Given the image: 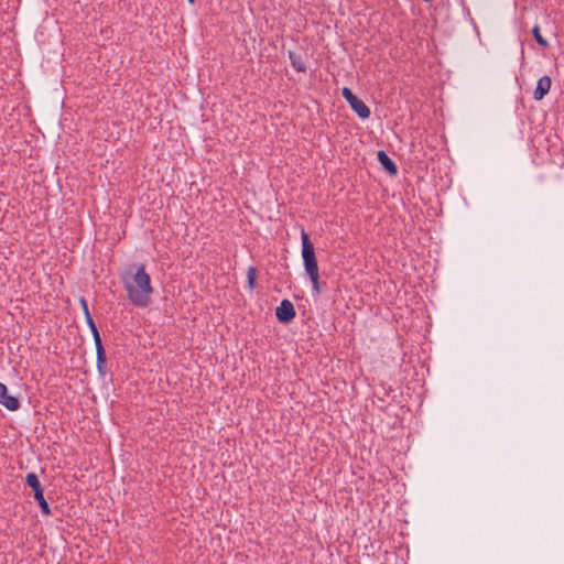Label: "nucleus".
Instances as JSON below:
<instances>
[{
  "instance_id": "1",
  "label": "nucleus",
  "mask_w": 564,
  "mask_h": 564,
  "mask_svg": "<svg viewBox=\"0 0 564 564\" xmlns=\"http://www.w3.org/2000/svg\"><path fill=\"white\" fill-rule=\"evenodd\" d=\"M122 282L128 297L133 305L145 307L150 304L153 288L151 285V278L145 272L144 264L139 265L135 273L124 274Z\"/></svg>"
},
{
  "instance_id": "2",
  "label": "nucleus",
  "mask_w": 564,
  "mask_h": 564,
  "mask_svg": "<svg viewBox=\"0 0 564 564\" xmlns=\"http://www.w3.org/2000/svg\"><path fill=\"white\" fill-rule=\"evenodd\" d=\"M302 240V258L306 274L310 278H315L318 274V264L315 256L313 243L304 229L301 230Z\"/></svg>"
},
{
  "instance_id": "3",
  "label": "nucleus",
  "mask_w": 564,
  "mask_h": 564,
  "mask_svg": "<svg viewBox=\"0 0 564 564\" xmlns=\"http://www.w3.org/2000/svg\"><path fill=\"white\" fill-rule=\"evenodd\" d=\"M25 482L30 486L34 491V499L37 501L41 511L44 516L51 514V508L47 501L44 498V489L39 480V477L35 473H29L25 477Z\"/></svg>"
},
{
  "instance_id": "4",
  "label": "nucleus",
  "mask_w": 564,
  "mask_h": 564,
  "mask_svg": "<svg viewBox=\"0 0 564 564\" xmlns=\"http://www.w3.org/2000/svg\"><path fill=\"white\" fill-rule=\"evenodd\" d=\"M343 97L346 99V101L349 104L351 109L358 115L361 119H367L370 117V109L369 107L355 94L349 89L348 87H344L341 90Z\"/></svg>"
},
{
  "instance_id": "5",
  "label": "nucleus",
  "mask_w": 564,
  "mask_h": 564,
  "mask_svg": "<svg viewBox=\"0 0 564 564\" xmlns=\"http://www.w3.org/2000/svg\"><path fill=\"white\" fill-rule=\"evenodd\" d=\"M295 308L290 300H282L275 308V316L283 324L290 323L295 317Z\"/></svg>"
},
{
  "instance_id": "6",
  "label": "nucleus",
  "mask_w": 564,
  "mask_h": 564,
  "mask_svg": "<svg viewBox=\"0 0 564 564\" xmlns=\"http://www.w3.org/2000/svg\"><path fill=\"white\" fill-rule=\"evenodd\" d=\"M0 404L9 411H17L20 408V401L17 397L8 393V388L0 382Z\"/></svg>"
},
{
  "instance_id": "7",
  "label": "nucleus",
  "mask_w": 564,
  "mask_h": 564,
  "mask_svg": "<svg viewBox=\"0 0 564 564\" xmlns=\"http://www.w3.org/2000/svg\"><path fill=\"white\" fill-rule=\"evenodd\" d=\"M551 85H552V80H551L550 76L545 75V76H542L541 78H539V80L536 83V87L533 93V98L535 100H542L544 98V96L549 94V91L551 89Z\"/></svg>"
},
{
  "instance_id": "8",
  "label": "nucleus",
  "mask_w": 564,
  "mask_h": 564,
  "mask_svg": "<svg viewBox=\"0 0 564 564\" xmlns=\"http://www.w3.org/2000/svg\"><path fill=\"white\" fill-rule=\"evenodd\" d=\"M378 161L380 164L391 174H395L398 169L395 163L390 159V156L384 151H379Z\"/></svg>"
},
{
  "instance_id": "9",
  "label": "nucleus",
  "mask_w": 564,
  "mask_h": 564,
  "mask_svg": "<svg viewBox=\"0 0 564 564\" xmlns=\"http://www.w3.org/2000/svg\"><path fill=\"white\" fill-rule=\"evenodd\" d=\"M289 58H290L291 65L293 66V68L295 70L301 72V73L306 70L305 62L303 61V58L300 54L290 51Z\"/></svg>"
},
{
  "instance_id": "10",
  "label": "nucleus",
  "mask_w": 564,
  "mask_h": 564,
  "mask_svg": "<svg viewBox=\"0 0 564 564\" xmlns=\"http://www.w3.org/2000/svg\"><path fill=\"white\" fill-rule=\"evenodd\" d=\"M257 270L254 267H249L247 270L248 286L252 290L256 288Z\"/></svg>"
},
{
  "instance_id": "11",
  "label": "nucleus",
  "mask_w": 564,
  "mask_h": 564,
  "mask_svg": "<svg viewBox=\"0 0 564 564\" xmlns=\"http://www.w3.org/2000/svg\"><path fill=\"white\" fill-rule=\"evenodd\" d=\"M532 33H533V36H534V40L536 41V43L543 47H546L549 45V42L541 35L540 33V28L538 25H535L532 30Z\"/></svg>"
},
{
  "instance_id": "12",
  "label": "nucleus",
  "mask_w": 564,
  "mask_h": 564,
  "mask_svg": "<svg viewBox=\"0 0 564 564\" xmlns=\"http://www.w3.org/2000/svg\"><path fill=\"white\" fill-rule=\"evenodd\" d=\"M94 343L96 347V357H106L105 348L101 343L100 335L94 337Z\"/></svg>"
},
{
  "instance_id": "13",
  "label": "nucleus",
  "mask_w": 564,
  "mask_h": 564,
  "mask_svg": "<svg viewBox=\"0 0 564 564\" xmlns=\"http://www.w3.org/2000/svg\"><path fill=\"white\" fill-rule=\"evenodd\" d=\"M97 370L100 375H106L107 372V359L106 357H96Z\"/></svg>"
},
{
  "instance_id": "14",
  "label": "nucleus",
  "mask_w": 564,
  "mask_h": 564,
  "mask_svg": "<svg viewBox=\"0 0 564 564\" xmlns=\"http://www.w3.org/2000/svg\"><path fill=\"white\" fill-rule=\"evenodd\" d=\"M86 323L91 332L93 337L99 335V332H98L96 324L91 316H88V319H86Z\"/></svg>"
},
{
  "instance_id": "15",
  "label": "nucleus",
  "mask_w": 564,
  "mask_h": 564,
  "mask_svg": "<svg viewBox=\"0 0 564 564\" xmlns=\"http://www.w3.org/2000/svg\"><path fill=\"white\" fill-rule=\"evenodd\" d=\"M311 282H312V288H313V291L318 294L321 293V286H319V273L316 274L315 278H310Z\"/></svg>"
},
{
  "instance_id": "16",
  "label": "nucleus",
  "mask_w": 564,
  "mask_h": 564,
  "mask_svg": "<svg viewBox=\"0 0 564 564\" xmlns=\"http://www.w3.org/2000/svg\"><path fill=\"white\" fill-rule=\"evenodd\" d=\"M80 304H82V307H83V312L85 314V318L88 319V316H90V313H89V310H88V305H87V302L84 297H80Z\"/></svg>"
},
{
  "instance_id": "17",
  "label": "nucleus",
  "mask_w": 564,
  "mask_h": 564,
  "mask_svg": "<svg viewBox=\"0 0 564 564\" xmlns=\"http://www.w3.org/2000/svg\"><path fill=\"white\" fill-rule=\"evenodd\" d=\"M187 1H188L189 3H194V2H195V0H187Z\"/></svg>"
}]
</instances>
